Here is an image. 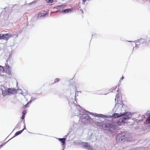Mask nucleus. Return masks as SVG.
Masks as SVG:
<instances>
[{"instance_id":"41","label":"nucleus","mask_w":150,"mask_h":150,"mask_svg":"<svg viewBox=\"0 0 150 150\" xmlns=\"http://www.w3.org/2000/svg\"><path fill=\"white\" fill-rule=\"evenodd\" d=\"M65 9H68V10H69V9H71L70 8H68Z\"/></svg>"},{"instance_id":"24","label":"nucleus","mask_w":150,"mask_h":150,"mask_svg":"<svg viewBox=\"0 0 150 150\" xmlns=\"http://www.w3.org/2000/svg\"><path fill=\"white\" fill-rule=\"evenodd\" d=\"M146 122L147 123H150V115L147 118Z\"/></svg>"},{"instance_id":"14","label":"nucleus","mask_w":150,"mask_h":150,"mask_svg":"<svg viewBox=\"0 0 150 150\" xmlns=\"http://www.w3.org/2000/svg\"><path fill=\"white\" fill-rule=\"evenodd\" d=\"M2 39H4L7 40L9 38V34L8 33L2 35Z\"/></svg>"},{"instance_id":"46","label":"nucleus","mask_w":150,"mask_h":150,"mask_svg":"<svg viewBox=\"0 0 150 150\" xmlns=\"http://www.w3.org/2000/svg\"><path fill=\"white\" fill-rule=\"evenodd\" d=\"M142 150H145V149L144 148V149H142Z\"/></svg>"},{"instance_id":"8","label":"nucleus","mask_w":150,"mask_h":150,"mask_svg":"<svg viewBox=\"0 0 150 150\" xmlns=\"http://www.w3.org/2000/svg\"><path fill=\"white\" fill-rule=\"evenodd\" d=\"M117 141L119 142H124L125 139L124 136V133H122L118 134L116 138Z\"/></svg>"},{"instance_id":"44","label":"nucleus","mask_w":150,"mask_h":150,"mask_svg":"<svg viewBox=\"0 0 150 150\" xmlns=\"http://www.w3.org/2000/svg\"><path fill=\"white\" fill-rule=\"evenodd\" d=\"M3 145H1L0 146V147H1Z\"/></svg>"},{"instance_id":"7","label":"nucleus","mask_w":150,"mask_h":150,"mask_svg":"<svg viewBox=\"0 0 150 150\" xmlns=\"http://www.w3.org/2000/svg\"><path fill=\"white\" fill-rule=\"evenodd\" d=\"M48 13L47 11H42L38 14L37 17V19H42L44 17L48 16Z\"/></svg>"},{"instance_id":"11","label":"nucleus","mask_w":150,"mask_h":150,"mask_svg":"<svg viewBox=\"0 0 150 150\" xmlns=\"http://www.w3.org/2000/svg\"><path fill=\"white\" fill-rule=\"evenodd\" d=\"M127 41L129 42H134L135 44L136 47H137L138 45H139L140 44L141 45V43L143 44L144 42V40L142 38L140 39L139 40H137L133 41Z\"/></svg>"},{"instance_id":"30","label":"nucleus","mask_w":150,"mask_h":150,"mask_svg":"<svg viewBox=\"0 0 150 150\" xmlns=\"http://www.w3.org/2000/svg\"><path fill=\"white\" fill-rule=\"evenodd\" d=\"M139 148L138 147L135 148H133L132 150H139Z\"/></svg>"},{"instance_id":"48","label":"nucleus","mask_w":150,"mask_h":150,"mask_svg":"<svg viewBox=\"0 0 150 150\" xmlns=\"http://www.w3.org/2000/svg\"><path fill=\"white\" fill-rule=\"evenodd\" d=\"M134 47L133 48V50H134Z\"/></svg>"},{"instance_id":"16","label":"nucleus","mask_w":150,"mask_h":150,"mask_svg":"<svg viewBox=\"0 0 150 150\" xmlns=\"http://www.w3.org/2000/svg\"><path fill=\"white\" fill-rule=\"evenodd\" d=\"M66 5L65 4H63L57 6V9H61L64 8L65 7Z\"/></svg>"},{"instance_id":"18","label":"nucleus","mask_w":150,"mask_h":150,"mask_svg":"<svg viewBox=\"0 0 150 150\" xmlns=\"http://www.w3.org/2000/svg\"><path fill=\"white\" fill-rule=\"evenodd\" d=\"M59 140L61 142V143H62V146L64 145L65 143V141L66 140V138H59Z\"/></svg>"},{"instance_id":"22","label":"nucleus","mask_w":150,"mask_h":150,"mask_svg":"<svg viewBox=\"0 0 150 150\" xmlns=\"http://www.w3.org/2000/svg\"><path fill=\"white\" fill-rule=\"evenodd\" d=\"M21 122L18 123L16 125V126H15V128L17 129L20 127V126H21Z\"/></svg>"},{"instance_id":"27","label":"nucleus","mask_w":150,"mask_h":150,"mask_svg":"<svg viewBox=\"0 0 150 150\" xmlns=\"http://www.w3.org/2000/svg\"><path fill=\"white\" fill-rule=\"evenodd\" d=\"M35 99V98H33L32 99H31L28 102V104H30V103L32 102V101H34Z\"/></svg>"},{"instance_id":"39","label":"nucleus","mask_w":150,"mask_h":150,"mask_svg":"<svg viewBox=\"0 0 150 150\" xmlns=\"http://www.w3.org/2000/svg\"><path fill=\"white\" fill-rule=\"evenodd\" d=\"M124 78V77H123V76L122 77V78L120 80V81H121V80H122Z\"/></svg>"},{"instance_id":"19","label":"nucleus","mask_w":150,"mask_h":150,"mask_svg":"<svg viewBox=\"0 0 150 150\" xmlns=\"http://www.w3.org/2000/svg\"><path fill=\"white\" fill-rule=\"evenodd\" d=\"M23 131V130H22L19 131H18L17 132H16L14 136V137H14L16 136H18V135H19Z\"/></svg>"},{"instance_id":"21","label":"nucleus","mask_w":150,"mask_h":150,"mask_svg":"<svg viewBox=\"0 0 150 150\" xmlns=\"http://www.w3.org/2000/svg\"><path fill=\"white\" fill-rule=\"evenodd\" d=\"M26 113V111L24 110L23 111L22 113H23V115L21 117V118L22 119H24L25 117V113Z\"/></svg>"},{"instance_id":"42","label":"nucleus","mask_w":150,"mask_h":150,"mask_svg":"<svg viewBox=\"0 0 150 150\" xmlns=\"http://www.w3.org/2000/svg\"><path fill=\"white\" fill-rule=\"evenodd\" d=\"M35 2V1H33L31 3H30V4H31V3H33L34 2Z\"/></svg>"},{"instance_id":"12","label":"nucleus","mask_w":150,"mask_h":150,"mask_svg":"<svg viewBox=\"0 0 150 150\" xmlns=\"http://www.w3.org/2000/svg\"><path fill=\"white\" fill-rule=\"evenodd\" d=\"M73 10H62L61 11V10H57L56 11L54 12H52V13H62L63 14H65L68 13H71L72 12V11Z\"/></svg>"},{"instance_id":"17","label":"nucleus","mask_w":150,"mask_h":150,"mask_svg":"<svg viewBox=\"0 0 150 150\" xmlns=\"http://www.w3.org/2000/svg\"><path fill=\"white\" fill-rule=\"evenodd\" d=\"M5 71V69L4 67L1 66L0 65V75L1 76H3L2 74Z\"/></svg>"},{"instance_id":"20","label":"nucleus","mask_w":150,"mask_h":150,"mask_svg":"<svg viewBox=\"0 0 150 150\" xmlns=\"http://www.w3.org/2000/svg\"><path fill=\"white\" fill-rule=\"evenodd\" d=\"M69 100V104L70 105V106H71V108H72V106H75V103H72V102H71L69 100Z\"/></svg>"},{"instance_id":"2","label":"nucleus","mask_w":150,"mask_h":150,"mask_svg":"<svg viewBox=\"0 0 150 150\" xmlns=\"http://www.w3.org/2000/svg\"><path fill=\"white\" fill-rule=\"evenodd\" d=\"M117 95H116L115 98V101L116 103L115 106L113 109V110L115 112H118L120 111L121 108L122 107V96L120 93H118V90H117Z\"/></svg>"},{"instance_id":"29","label":"nucleus","mask_w":150,"mask_h":150,"mask_svg":"<svg viewBox=\"0 0 150 150\" xmlns=\"http://www.w3.org/2000/svg\"><path fill=\"white\" fill-rule=\"evenodd\" d=\"M27 94V92L24 93L23 92H22L21 93V94H22V95L24 96L26 95Z\"/></svg>"},{"instance_id":"15","label":"nucleus","mask_w":150,"mask_h":150,"mask_svg":"<svg viewBox=\"0 0 150 150\" xmlns=\"http://www.w3.org/2000/svg\"><path fill=\"white\" fill-rule=\"evenodd\" d=\"M95 123L97 126L101 127H102L103 128L104 127H105V123L103 122H95Z\"/></svg>"},{"instance_id":"26","label":"nucleus","mask_w":150,"mask_h":150,"mask_svg":"<svg viewBox=\"0 0 150 150\" xmlns=\"http://www.w3.org/2000/svg\"><path fill=\"white\" fill-rule=\"evenodd\" d=\"M60 80V79H59L58 78H56L54 81V83L57 82L59 81Z\"/></svg>"},{"instance_id":"33","label":"nucleus","mask_w":150,"mask_h":150,"mask_svg":"<svg viewBox=\"0 0 150 150\" xmlns=\"http://www.w3.org/2000/svg\"><path fill=\"white\" fill-rule=\"evenodd\" d=\"M86 0H82V1H83V3L84 4Z\"/></svg>"},{"instance_id":"37","label":"nucleus","mask_w":150,"mask_h":150,"mask_svg":"<svg viewBox=\"0 0 150 150\" xmlns=\"http://www.w3.org/2000/svg\"><path fill=\"white\" fill-rule=\"evenodd\" d=\"M26 129V128H25V125H24V128L22 130H24V129Z\"/></svg>"},{"instance_id":"10","label":"nucleus","mask_w":150,"mask_h":150,"mask_svg":"<svg viewBox=\"0 0 150 150\" xmlns=\"http://www.w3.org/2000/svg\"><path fill=\"white\" fill-rule=\"evenodd\" d=\"M78 127L77 124L75 122H72L71 124L70 131L72 132L73 131H76Z\"/></svg>"},{"instance_id":"6","label":"nucleus","mask_w":150,"mask_h":150,"mask_svg":"<svg viewBox=\"0 0 150 150\" xmlns=\"http://www.w3.org/2000/svg\"><path fill=\"white\" fill-rule=\"evenodd\" d=\"M5 71L6 73L9 76L8 77L7 76L6 77V79H7L8 78H11L13 75V73L11 72V68L9 65H6Z\"/></svg>"},{"instance_id":"31","label":"nucleus","mask_w":150,"mask_h":150,"mask_svg":"<svg viewBox=\"0 0 150 150\" xmlns=\"http://www.w3.org/2000/svg\"><path fill=\"white\" fill-rule=\"evenodd\" d=\"M149 41L150 40H146L145 41V42L147 43L149 42Z\"/></svg>"},{"instance_id":"13","label":"nucleus","mask_w":150,"mask_h":150,"mask_svg":"<svg viewBox=\"0 0 150 150\" xmlns=\"http://www.w3.org/2000/svg\"><path fill=\"white\" fill-rule=\"evenodd\" d=\"M124 113H120V114H118V113H115L114 114H113L111 116H110V117H109V118H110L111 117H114L115 118H118V117H120L121 116H122V115H123V114ZM107 118H106V120H107Z\"/></svg>"},{"instance_id":"49","label":"nucleus","mask_w":150,"mask_h":150,"mask_svg":"<svg viewBox=\"0 0 150 150\" xmlns=\"http://www.w3.org/2000/svg\"><path fill=\"white\" fill-rule=\"evenodd\" d=\"M55 8V7H54V8Z\"/></svg>"},{"instance_id":"43","label":"nucleus","mask_w":150,"mask_h":150,"mask_svg":"<svg viewBox=\"0 0 150 150\" xmlns=\"http://www.w3.org/2000/svg\"><path fill=\"white\" fill-rule=\"evenodd\" d=\"M78 115V114L75 113V115L76 116V115Z\"/></svg>"},{"instance_id":"32","label":"nucleus","mask_w":150,"mask_h":150,"mask_svg":"<svg viewBox=\"0 0 150 150\" xmlns=\"http://www.w3.org/2000/svg\"><path fill=\"white\" fill-rule=\"evenodd\" d=\"M1 36H2V34H0V40H1L2 39V37Z\"/></svg>"},{"instance_id":"9","label":"nucleus","mask_w":150,"mask_h":150,"mask_svg":"<svg viewBox=\"0 0 150 150\" xmlns=\"http://www.w3.org/2000/svg\"><path fill=\"white\" fill-rule=\"evenodd\" d=\"M124 136L125 141L130 142L132 139V135L129 132L124 133Z\"/></svg>"},{"instance_id":"38","label":"nucleus","mask_w":150,"mask_h":150,"mask_svg":"<svg viewBox=\"0 0 150 150\" xmlns=\"http://www.w3.org/2000/svg\"><path fill=\"white\" fill-rule=\"evenodd\" d=\"M96 35L95 33L92 34V37H93V36H94Z\"/></svg>"},{"instance_id":"4","label":"nucleus","mask_w":150,"mask_h":150,"mask_svg":"<svg viewBox=\"0 0 150 150\" xmlns=\"http://www.w3.org/2000/svg\"><path fill=\"white\" fill-rule=\"evenodd\" d=\"M122 117L120 118L117 121V124L119 125H122L127 120L130 118L132 115L130 112H126L123 114Z\"/></svg>"},{"instance_id":"1","label":"nucleus","mask_w":150,"mask_h":150,"mask_svg":"<svg viewBox=\"0 0 150 150\" xmlns=\"http://www.w3.org/2000/svg\"><path fill=\"white\" fill-rule=\"evenodd\" d=\"M75 112L78 113L80 120L83 123L85 124H91L94 122V119L88 116V115H91L94 117H102L105 120H106V118L110 117V116H106L105 115L101 114H97L90 112L83 109L79 105L75 110Z\"/></svg>"},{"instance_id":"25","label":"nucleus","mask_w":150,"mask_h":150,"mask_svg":"<svg viewBox=\"0 0 150 150\" xmlns=\"http://www.w3.org/2000/svg\"><path fill=\"white\" fill-rule=\"evenodd\" d=\"M117 86H115L113 87L112 88H111V91H111V92H112V91L113 90H115L117 88Z\"/></svg>"},{"instance_id":"23","label":"nucleus","mask_w":150,"mask_h":150,"mask_svg":"<svg viewBox=\"0 0 150 150\" xmlns=\"http://www.w3.org/2000/svg\"><path fill=\"white\" fill-rule=\"evenodd\" d=\"M48 4H51L53 2V0H46Z\"/></svg>"},{"instance_id":"47","label":"nucleus","mask_w":150,"mask_h":150,"mask_svg":"<svg viewBox=\"0 0 150 150\" xmlns=\"http://www.w3.org/2000/svg\"><path fill=\"white\" fill-rule=\"evenodd\" d=\"M74 100H76V99L75 98L74 99Z\"/></svg>"},{"instance_id":"35","label":"nucleus","mask_w":150,"mask_h":150,"mask_svg":"<svg viewBox=\"0 0 150 150\" xmlns=\"http://www.w3.org/2000/svg\"><path fill=\"white\" fill-rule=\"evenodd\" d=\"M29 104H28V103L25 105V107H27L28 106V105H29Z\"/></svg>"},{"instance_id":"5","label":"nucleus","mask_w":150,"mask_h":150,"mask_svg":"<svg viewBox=\"0 0 150 150\" xmlns=\"http://www.w3.org/2000/svg\"><path fill=\"white\" fill-rule=\"evenodd\" d=\"M105 127L106 130L110 131H113L116 129L115 125L112 124L110 123H107L105 124Z\"/></svg>"},{"instance_id":"36","label":"nucleus","mask_w":150,"mask_h":150,"mask_svg":"<svg viewBox=\"0 0 150 150\" xmlns=\"http://www.w3.org/2000/svg\"><path fill=\"white\" fill-rule=\"evenodd\" d=\"M80 12H81V13H82V14L83 13V10H80Z\"/></svg>"},{"instance_id":"3","label":"nucleus","mask_w":150,"mask_h":150,"mask_svg":"<svg viewBox=\"0 0 150 150\" xmlns=\"http://www.w3.org/2000/svg\"><path fill=\"white\" fill-rule=\"evenodd\" d=\"M1 88L2 95L4 97L13 94L17 92L16 89L12 88H8L5 85L3 86Z\"/></svg>"},{"instance_id":"34","label":"nucleus","mask_w":150,"mask_h":150,"mask_svg":"<svg viewBox=\"0 0 150 150\" xmlns=\"http://www.w3.org/2000/svg\"><path fill=\"white\" fill-rule=\"evenodd\" d=\"M77 93H79V92L77 91V92H76L75 94V98H76V94H77Z\"/></svg>"},{"instance_id":"40","label":"nucleus","mask_w":150,"mask_h":150,"mask_svg":"<svg viewBox=\"0 0 150 150\" xmlns=\"http://www.w3.org/2000/svg\"><path fill=\"white\" fill-rule=\"evenodd\" d=\"M65 147L64 146H63L62 147V148H63L62 150H64Z\"/></svg>"},{"instance_id":"45","label":"nucleus","mask_w":150,"mask_h":150,"mask_svg":"<svg viewBox=\"0 0 150 150\" xmlns=\"http://www.w3.org/2000/svg\"><path fill=\"white\" fill-rule=\"evenodd\" d=\"M148 150H150V147L148 149Z\"/></svg>"},{"instance_id":"28","label":"nucleus","mask_w":150,"mask_h":150,"mask_svg":"<svg viewBox=\"0 0 150 150\" xmlns=\"http://www.w3.org/2000/svg\"><path fill=\"white\" fill-rule=\"evenodd\" d=\"M150 115V111H148L147 112L146 114V116H148Z\"/></svg>"}]
</instances>
